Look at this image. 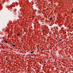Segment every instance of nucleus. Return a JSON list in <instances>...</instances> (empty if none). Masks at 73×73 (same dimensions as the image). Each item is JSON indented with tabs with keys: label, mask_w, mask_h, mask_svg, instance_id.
Returning <instances> with one entry per match:
<instances>
[{
	"label": "nucleus",
	"mask_w": 73,
	"mask_h": 73,
	"mask_svg": "<svg viewBox=\"0 0 73 73\" xmlns=\"http://www.w3.org/2000/svg\"><path fill=\"white\" fill-rule=\"evenodd\" d=\"M12 46H13V47H15V45L14 44H13Z\"/></svg>",
	"instance_id": "4"
},
{
	"label": "nucleus",
	"mask_w": 73,
	"mask_h": 73,
	"mask_svg": "<svg viewBox=\"0 0 73 73\" xmlns=\"http://www.w3.org/2000/svg\"><path fill=\"white\" fill-rule=\"evenodd\" d=\"M52 19H53V18H52V17H50V20L51 21Z\"/></svg>",
	"instance_id": "2"
},
{
	"label": "nucleus",
	"mask_w": 73,
	"mask_h": 73,
	"mask_svg": "<svg viewBox=\"0 0 73 73\" xmlns=\"http://www.w3.org/2000/svg\"><path fill=\"white\" fill-rule=\"evenodd\" d=\"M17 36H18V37H19V36H20V34H17Z\"/></svg>",
	"instance_id": "3"
},
{
	"label": "nucleus",
	"mask_w": 73,
	"mask_h": 73,
	"mask_svg": "<svg viewBox=\"0 0 73 73\" xmlns=\"http://www.w3.org/2000/svg\"><path fill=\"white\" fill-rule=\"evenodd\" d=\"M5 42H6V43H8V41H7V40H6V41H5Z\"/></svg>",
	"instance_id": "5"
},
{
	"label": "nucleus",
	"mask_w": 73,
	"mask_h": 73,
	"mask_svg": "<svg viewBox=\"0 0 73 73\" xmlns=\"http://www.w3.org/2000/svg\"><path fill=\"white\" fill-rule=\"evenodd\" d=\"M60 41H62V39H60V40H59Z\"/></svg>",
	"instance_id": "6"
},
{
	"label": "nucleus",
	"mask_w": 73,
	"mask_h": 73,
	"mask_svg": "<svg viewBox=\"0 0 73 73\" xmlns=\"http://www.w3.org/2000/svg\"><path fill=\"white\" fill-rule=\"evenodd\" d=\"M30 53H31V54H33V53H34V51H31L30 52Z\"/></svg>",
	"instance_id": "1"
}]
</instances>
